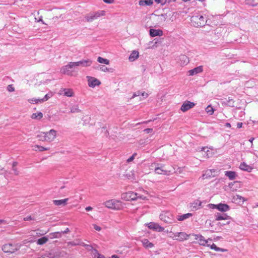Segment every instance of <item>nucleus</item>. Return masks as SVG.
<instances>
[{
  "mask_svg": "<svg viewBox=\"0 0 258 258\" xmlns=\"http://www.w3.org/2000/svg\"><path fill=\"white\" fill-rule=\"evenodd\" d=\"M57 132L51 129L48 132H40L37 135V139L41 141L52 142L56 138Z\"/></svg>",
  "mask_w": 258,
  "mask_h": 258,
  "instance_id": "obj_1",
  "label": "nucleus"
},
{
  "mask_svg": "<svg viewBox=\"0 0 258 258\" xmlns=\"http://www.w3.org/2000/svg\"><path fill=\"white\" fill-rule=\"evenodd\" d=\"M192 25L195 27H202L205 25L207 22V18L202 14L198 13L192 16L190 18Z\"/></svg>",
  "mask_w": 258,
  "mask_h": 258,
  "instance_id": "obj_2",
  "label": "nucleus"
},
{
  "mask_svg": "<svg viewBox=\"0 0 258 258\" xmlns=\"http://www.w3.org/2000/svg\"><path fill=\"white\" fill-rule=\"evenodd\" d=\"M104 205L108 209L114 210H120L124 207V204L119 200L111 199L106 201Z\"/></svg>",
  "mask_w": 258,
  "mask_h": 258,
  "instance_id": "obj_3",
  "label": "nucleus"
},
{
  "mask_svg": "<svg viewBox=\"0 0 258 258\" xmlns=\"http://www.w3.org/2000/svg\"><path fill=\"white\" fill-rule=\"evenodd\" d=\"M121 199L126 201H135L138 199L144 200L147 199L146 197L143 195H140L139 194L133 191H128L122 194L121 195Z\"/></svg>",
  "mask_w": 258,
  "mask_h": 258,
  "instance_id": "obj_4",
  "label": "nucleus"
},
{
  "mask_svg": "<svg viewBox=\"0 0 258 258\" xmlns=\"http://www.w3.org/2000/svg\"><path fill=\"white\" fill-rule=\"evenodd\" d=\"M166 232L170 234L169 236L170 238H172L174 240L178 241H183L187 240L190 235L184 232L173 233L172 231L169 232L168 230H167Z\"/></svg>",
  "mask_w": 258,
  "mask_h": 258,
  "instance_id": "obj_5",
  "label": "nucleus"
},
{
  "mask_svg": "<svg viewBox=\"0 0 258 258\" xmlns=\"http://www.w3.org/2000/svg\"><path fill=\"white\" fill-rule=\"evenodd\" d=\"M21 246L19 243H7L2 246V250L5 253H13L18 251Z\"/></svg>",
  "mask_w": 258,
  "mask_h": 258,
  "instance_id": "obj_6",
  "label": "nucleus"
},
{
  "mask_svg": "<svg viewBox=\"0 0 258 258\" xmlns=\"http://www.w3.org/2000/svg\"><path fill=\"white\" fill-rule=\"evenodd\" d=\"M76 68L75 62H70L68 64L61 68V73L68 76H73L74 70Z\"/></svg>",
  "mask_w": 258,
  "mask_h": 258,
  "instance_id": "obj_7",
  "label": "nucleus"
},
{
  "mask_svg": "<svg viewBox=\"0 0 258 258\" xmlns=\"http://www.w3.org/2000/svg\"><path fill=\"white\" fill-rule=\"evenodd\" d=\"M160 219L164 222L171 224L174 221L173 215L169 211H163L159 216Z\"/></svg>",
  "mask_w": 258,
  "mask_h": 258,
  "instance_id": "obj_8",
  "label": "nucleus"
},
{
  "mask_svg": "<svg viewBox=\"0 0 258 258\" xmlns=\"http://www.w3.org/2000/svg\"><path fill=\"white\" fill-rule=\"evenodd\" d=\"M105 15V12L103 10L98 11L95 12L91 13L85 17V20L88 22H91L98 18L104 16Z\"/></svg>",
  "mask_w": 258,
  "mask_h": 258,
  "instance_id": "obj_9",
  "label": "nucleus"
},
{
  "mask_svg": "<svg viewBox=\"0 0 258 258\" xmlns=\"http://www.w3.org/2000/svg\"><path fill=\"white\" fill-rule=\"evenodd\" d=\"M195 239L198 241V243L202 246H209L210 242L212 241L211 238L206 239L205 237L201 234H195Z\"/></svg>",
  "mask_w": 258,
  "mask_h": 258,
  "instance_id": "obj_10",
  "label": "nucleus"
},
{
  "mask_svg": "<svg viewBox=\"0 0 258 258\" xmlns=\"http://www.w3.org/2000/svg\"><path fill=\"white\" fill-rule=\"evenodd\" d=\"M146 225L150 229L157 232H163L165 229L163 227L160 226L158 223L155 222H150L146 224Z\"/></svg>",
  "mask_w": 258,
  "mask_h": 258,
  "instance_id": "obj_11",
  "label": "nucleus"
},
{
  "mask_svg": "<svg viewBox=\"0 0 258 258\" xmlns=\"http://www.w3.org/2000/svg\"><path fill=\"white\" fill-rule=\"evenodd\" d=\"M87 79L88 86L90 87L94 88L96 86H99L101 84L100 81L94 77L87 76Z\"/></svg>",
  "mask_w": 258,
  "mask_h": 258,
  "instance_id": "obj_12",
  "label": "nucleus"
},
{
  "mask_svg": "<svg viewBox=\"0 0 258 258\" xmlns=\"http://www.w3.org/2000/svg\"><path fill=\"white\" fill-rule=\"evenodd\" d=\"M76 67H88L92 65V60L90 59H82L80 61L75 62Z\"/></svg>",
  "mask_w": 258,
  "mask_h": 258,
  "instance_id": "obj_13",
  "label": "nucleus"
},
{
  "mask_svg": "<svg viewBox=\"0 0 258 258\" xmlns=\"http://www.w3.org/2000/svg\"><path fill=\"white\" fill-rule=\"evenodd\" d=\"M195 105V104L194 102H191L189 101H185L182 104L180 110L182 112H185L190 108H193Z\"/></svg>",
  "mask_w": 258,
  "mask_h": 258,
  "instance_id": "obj_14",
  "label": "nucleus"
},
{
  "mask_svg": "<svg viewBox=\"0 0 258 258\" xmlns=\"http://www.w3.org/2000/svg\"><path fill=\"white\" fill-rule=\"evenodd\" d=\"M221 104L223 106L233 107L234 106V101L232 98L229 97L228 98L222 99Z\"/></svg>",
  "mask_w": 258,
  "mask_h": 258,
  "instance_id": "obj_15",
  "label": "nucleus"
},
{
  "mask_svg": "<svg viewBox=\"0 0 258 258\" xmlns=\"http://www.w3.org/2000/svg\"><path fill=\"white\" fill-rule=\"evenodd\" d=\"M203 71V66H200L188 71L189 76H194L201 73Z\"/></svg>",
  "mask_w": 258,
  "mask_h": 258,
  "instance_id": "obj_16",
  "label": "nucleus"
},
{
  "mask_svg": "<svg viewBox=\"0 0 258 258\" xmlns=\"http://www.w3.org/2000/svg\"><path fill=\"white\" fill-rule=\"evenodd\" d=\"M189 60L185 55H180L179 56L178 63L180 66H184L188 63Z\"/></svg>",
  "mask_w": 258,
  "mask_h": 258,
  "instance_id": "obj_17",
  "label": "nucleus"
},
{
  "mask_svg": "<svg viewBox=\"0 0 258 258\" xmlns=\"http://www.w3.org/2000/svg\"><path fill=\"white\" fill-rule=\"evenodd\" d=\"M215 172V169H208L206 170L202 174V178L203 179H207L214 176L213 173Z\"/></svg>",
  "mask_w": 258,
  "mask_h": 258,
  "instance_id": "obj_18",
  "label": "nucleus"
},
{
  "mask_svg": "<svg viewBox=\"0 0 258 258\" xmlns=\"http://www.w3.org/2000/svg\"><path fill=\"white\" fill-rule=\"evenodd\" d=\"M69 198H66L61 200H54L53 201V203L54 205L57 206H64L67 205Z\"/></svg>",
  "mask_w": 258,
  "mask_h": 258,
  "instance_id": "obj_19",
  "label": "nucleus"
},
{
  "mask_svg": "<svg viewBox=\"0 0 258 258\" xmlns=\"http://www.w3.org/2000/svg\"><path fill=\"white\" fill-rule=\"evenodd\" d=\"M150 35L152 37L161 36L163 35V31L160 29H150Z\"/></svg>",
  "mask_w": 258,
  "mask_h": 258,
  "instance_id": "obj_20",
  "label": "nucleus"
},
{
  "mask_svg": "<svg viewBox=\"0 0 258 258\" xmlns=\"http://www.w3.org/2000/svg\"><path fill=\"white\" fill-rule=\"evenodd\" d=\"M239 168L243 171L251 172L253 168L249 165L247 164L245 162H243L240 163Z\"/></svg>",
  "mask_w": 258,
  "mask_h": 258,
  "instance_id": "obj_21",
  "label": "nucleus"
},
{
  "mask_svg": "<svg viewBox=\"0 0 258 258\" xmlns=\"http://www.w3.org/2000/svg\"><path fill=\"white\" fill-rule=\"evenodd\" d=\"M202 202L199 200H196L191 203L190 207L195 210L200 209L202 207Z\"/></svg>",
  "mask_w": 258,
  "mask_h": 258,
  "instance_id": "obj_22",
  "label": "nucleus"
},
{
  "mask_svg": "<svg viewBox=\"0 0 258 258\" xmlns=\"http://www.w3.org/2000/svg\"><path fill=\"white\" fill-rule=\"evenodd\" d=\"M61 91L63 92V95L65 96L71 97L73 96L74 95V92L73 89L70 88L62 89Z\"/></svg>",
  "mask_w": 258,
  "mask_h": 258,
  "instance_id": "obj_23",
  "label": "nucleus"
},
{
  "mask_svg": "<svg viewBox=\"0 0 258 258\" xmlns=\"http://www.w3.org/2000/svg\"><path fill=\"white\" fill-rule=\"evenodd\" d=\"M225 175L227 176L229 179L232 180L236 178L237 174L235 171H226L225 172Z\"/></svg>",
  "mask_w": 258,
  "mask_h": 258,
  "instance_id": "obj_24",
  "label": "nucleus"
},
{
  "mask_svg": "<svg viewBox=\"0 0 258 258\" xmlns=\"http://www.w3.org/2000/svg\"><path fill=\"white\" fill-rule=\"evenodd\" d=\"M229 209L230 207L227 204L222 203H220L218 204L217 210H218L219 211L226 212L229 211Z\"/></svg>",
  "mask_w": 258,
  "mask_h": 258,
  "instance_id": "obj_25",
  "label": "nucleus"
},
{
  "mask_svg": "<svg viewBox=\"0 0 258 258\" xmlns=\"http://www.w3.org/2000/svg\"><path fill=\"white\" fill-rule=\"evenodd\" d=\"M141 242L144 247L146 248H151L154 246V244L150 242L147 239H143Z\"/></svg>",
  "mask_w": 258,
  "mask_h": 258,
  "instance_id": "obj_26",
  "label": "nucleus"
},
{
  "mask_svg": "<svg viewBox=\"0 0 258 258\" xmlns=\"http://www.w3.org/2000/svg\"><path fill=\"white\" fill-rule=\"evenodd\" d=\"M139 52L136 50H134L131 52L128 59L130 61H134L136 60L139 57Z\"/></svg>",
  "mask_w": 258,
  "mask_h": 258,
  "instance_id": "obj_27",
  "label": "nucleus"
},
{
  "mask_svg": "<svg viewBox=\"0 0 258 258\" xmlns=\"http://www.w3.org/2000/svg\"><path fill=\"white\" fill-rule=\"evenodd\" d=\"M62 236V232H52L49 234L48 235V238L54 239V238H60Z\"/></svg>",
  "mask_w": 258,
  "mask_h": 258,
  "instance_id": "obj_28",
  "label": "nucleus"
},
{
  "mask_svg": "<svg viewBox=\"0 0 258 258\" xmlns=\"http://www.w3.org/2000/svg\"><path fill=\"white\" fill-rule=\"evenodd\" d=\"M43 113L41 112L33 113L31 115V118L33 119L40 120L43 117Z\"/></svg>",
  "mask_w": 258,
  "mask_h": 258,
  "instance_id": "obj_29",
  "label": "nucleus"
},
{
  "mask_svg": "<svg viewBox=\"0 0 258 258\" xmlns=\"http://www.w3.org/2000/svg\"><path fill=\"white\" fill-rule=\"evenodd\" d=\"M192 214L191 213H186L182 215H179L177 217V219L179 221H183L191 217Z\"/></svg>",
  "mask_w": 258,
  "mask_h": 258,
  "instance_id": "obj_30",
  "label": "nucleus"
},
{
  "mask_svg": "<svg viewBox=\"0 0 258 258\" xmlns=\"http://www.w3.org/2000/svg\"><path fill=\"white\" fill-rule=\"evenodd\" d=\"M155 172L158 174H168V171L163 169V166H161L160 167H156L155 169Z\"/></svg>",
  "mask_w": 258,
  "mask_h": 258,
  "instance_id": "obj_31",
  "label": "nucleus"
},
{
  "mask_svg": "<svg viewBox=\"0 0 258 258\" xmlns=\"http://www.w3.org/2000/svg\"><path fill=\"white\" fill-rule=\"evenodd\" d=\"M209 243H210V245L209 247H210L211 249H214L216 251L224 252V251H227V249H224V248H222L217 247L216 245V244H215L214 243L211 244V242H210Z\"/></svg>",
  "mask_w": 258,
  "mask_h": 258,
  "instance_id": "obj_32",
  "label": "nucleus"
},
{
  "mask_svg": "<svg viewBox=\"0 0 258 258\" xmlns=\"http://www.w3.org/2000/svg\"><path fill=\"white\" fill-rule=\"evenodd\" d=\"M48 241V237L47 236H44L41 238H39L37 241L36 243L38 245H43L45 243H46Z\"/></svg>",
  "mask_w": 258,
  "mask_h": 258,
  "instance_id": "obj_33",
  "label": "nucleus"
},
{
  "mask_svg": "<svg viewBox=\"0 0 258 258\" xmlns=\"http://www.w3.org/2000/svg\"><path fill=\"white\" fill-rule=\"evenodd\" d=\"M140 6H150L153 4L152 0H140L139 2Z\"/></svg>",
  "mask_w": 258,
  "mask_h": 258,
  "instance_id": "obj_34",
  "label": "nucleus"
},
{
  "mask_svg": "<svg viewBox=\"0 0 258 258\" xmlns=\"http://www.w3.org/2000/svg\"><path fill=\"white\" fill-rule=\"evenodd\" d=\"M230 216L226 215V214H223V215H217L216 217V220H228L230 219Z\"/></svg>",
  "mask_w": 258,
  "mask_h": 258,
  "instance_id": "obj_35",
  "label": "nucleus"
},
{
  "mask_svg": "<svg viewBox=\"0 0 258 258\" xmlns=\"http://www.w3.org/2000/svg\"><path fill=\"white\" fill-rule=\"evenodd\" d=\"M53 96V93L52 92H49L48 93L46 94L44 97L41 99V103L47 101L49 98H51Z\"/></svg>",
  "mask_w": 258,
  "mask_h": 258,
  "instance_id": "obj_36",
  "label": "nucleus"
},
{
  "mask_svg": "<svg viewBox=\"0 0 258 258\" xmlns=\"http://www.w3.org/2000/svg\"><path fill=\"white\" fill-rule=\"evenodd\" d=\"M18 165V163L17 162H13L12 163V170L14 172V173L16 175H18L19 174V171L17 168V166Z\"/></svg>",
  "mask_w": 258,
  "mask_h": 258,
  "instance_id": "obj_37",
  "label": "nucleus"
},
{
  "mask_svg": "<svg viewBox=\"0 0 258 258\" xmlns=\"http://www.w3.org/2000/svg\"><path fill=\"white\" fill-rule=\"evenodd\" d=\"M97 61L98 62L100 63H104L105 64H109V60L106 58H104L101 56H99L97 58Z\"/></svg>",
  "mask_w": 258,
  "mask_h": 258,
  "instance_id": "obj_38",
  "label": "nucleus"
},
{
  "mask_svg": "<svg viewBox=\"0 0 258 258\" xmlns=\"http://www.w3.org/2000/svg\"><path fill=\"white\" fill-rule=\"evenodd\" d=\"M233 200L235 201L239 200L240 201H241L242 203H244L246 201H247V199L239 195H236L233 196Z\"/></svg>",
  "mask_w": 258,
  "mask_h": 258,
  "instance_id": "obj_39",
  "label": "nucleus"
},
{
  "mask_svg": "<svg viewBox=\"0 0 258 258\" xmlns=\"http://www.w3.org/2000/svg\"><path fill=\"white\" fill-rule=\"evenodd\" d=\"M214 109L213 107L209 105L206 108V111L209 115H212L214 112Z\"/></svg>",
  "mask_w": 258,
  "mask_h": 258,
  "instance_id": "obj_40",
  "label": "nucleus"
},
{
  "mask_svg": "<svg viewBox=\"0 0 258 258\" xmlns=\"http://www.w3.org/2000/svg\"><path fill=\"white\" fill-rule=\"evenodd\" d=\"M28 102L31 104H38L41 103V99H37L35 98L28 99Z\"/></svg>",
  "mask_w": 258,
  "mask_h": 258,
  "instance_id": "obj_41",
  "label": "nucleus"
},
{
  "mask_svg": "<svg viewBox=\"0 0 258 258\" xmlns=\"http://www.w3.org/2000/svg\"><path fill=\"white\" fill-rule=\"evenodd\" d=\"M70 112L72 113H78L80 112L81 110L79 109L78 106L76 105L71 108Z\"/></svg>",
  "mask_w": 258,
  "mask_h": 258,
  "instance_id": "obj_42",
  "label": "nucleus"
},
{
  "mask_svg": "<svg viewBox=\"0 0 258 258\" xmlns=\"http://www.w3.org/2000/svg\"><path fill=\"white\" fill-rule=\"evenodd\" d=\"M43 234H44V233H41L39 231L37 230V231H33V232L32 233L31 235L33 236L39 237V236H41L43 235Z\"/></svg>",
  "mask_w": 258,
  "mask_h": 258,
  "instance_id": "obj_43",
  "label": "nucleus"
},
{
  "mask_svg": "<svg viewBox=\"0 0 258 258\" xmlns=\"http://www.w3.org/2000/svg\"><path fill=\"white\" fill-rule=\"evenodd\" d=\"M239 184V182L238 181H234L233 182H231L229 184V187L231 189V190L232 191H234V190H236L237 189L236 188H234L233 187V186H234V184Z\"/></svg>",
  "mask_w": 258,
  "mask_h": 258,
  "instance_id": "obj_44",
  "label": "nucleus"
},
{
  "mask_svg": "<svg viewBox=\"0 0 258 258\" xmlns=\"http://www.w3.org/2000/svg\"><path fill=\"white\" fill-rule=\"evenodd\" d=\"M36 147L38 148V150L40 151H47L49 150L48 148H45L43 146H37Z\"/></svg>",
  "mask_w": 258,
  "mask_h": 258,
  "instance_id": "obj_45",
  "label": "nucleus"
},
{
  "mask_svg": "<svg viewBox=\"0 0 258 258\" xmlns=\"http://www.w3.org/2000/svg\"><path fill=\"white\" fill-rule=\"evenodd\" d=\"M7 90L9 92H14L15 91V89L12 85H8V86L7 87Z\"/></svg>",
  "mask_w": 258,
  "mask_h": 258,
  "instance_id": "obj_46",
  "label": "nucleus"
},
{
  "mask_svg": "<svg viewBox=\"0 0 258 258\" xmlns=\"http://www.w3.org/2000/svg\"><path fill=\"white\" fill-rule=\"evenodd\" d=\"M100 70L104 72L109 71V69L106 67H105L104 66H100Z\"/></svg>",
  "mask_w": 258,
  "mask_h": 258,
  "instance_id": "obj_47",
  "label": "nucleus"
},
{
  "mask_svg": "<svg viewBox=\"0 0 258 258\" xmlns=\"http://www.w3.org/2000/svg\"><path fill=\"white\" fill-rule=\"evenodd\" d=\"M136 155V154L135 153L131 157L128 158L126 160L127 162L129 163V162L132 161L135 159Z\"/></svg>",
  "mask_w": 258,
  "mask_h": 258,
  "instance_id": "obj_48",
  "label": "nucleus"
},
{
  "mask_svg": "<svg viewBox=\"0 0 258 258\" xmlns=\"http://www.w3.org/2000/svg\"><path fill=\"white\" fill-rule=\"evenodd\" d=\"M92 226H93L94 228L96 231H101V228L100 226H99L97 225H96V224H93L92 225Z\"/></svg>",
  "mask_w": 258,
  "mask_h": 258,
  "instance_id": "obj_49",
  "label": "nucleus"
},
{
  "mask_svg": "<svg viewBox=\"0 0 258 258\" xmlns=\"http://www.w3.org/2000/svg\"><path fill=\"white\" fill-rule=\"evenodd\" d=\"M208 207L210 208H211V209H217L218 208V204L217 205H215V204H209L208 205Z\"/></svg>",
  "mask_w": 258,
  "mask_h": 258,
  "instance_id": "obj_50",
  "label": "nucleus"
},
{
  "mask_svg": "<svg viewBox=\"0 0 258 258\" xmlns=\"http://www.w3.org/2000/svg\"><path fill=\"white\" fill-rule=\"evenodd\" d=\"M141 92H140V91H137V92H135V93L133 94V96H132V98H135V97H136L140 96L141 95Z\"/></svg>",
  "mask_w": 258,
  "mask_h": 258,
  "instance_id": "obj_51",
  "label": "nucleus"
},
{
  "mask_svg": "<svg viewBox=\"0 0 258 258\" xmlns=\"http://www.w3.org/2000/svg\"><path fill=\"white\" fill-rule=\"evenodd\" d=\"M103 1L106 4H111L114 3L115 0H103Z\"/></svg>",
  "mask_w": 258,
  "mask_h": 258,
  "instance_id": "obj_52",
  "label": "nucleus"
},
{
  "mask_svg": "<svg viewBox=\"0 0 258 258\" xmlns=\"http://www.w3.org/2000/svg\"><path fill=\"white\" fill-rule=\"evenodd\" d=\"M155 1L158 4L164 5L165 4L166 0H155Z\"/></svg>",
  "mask_w": 258,
  "mask_h": 258,
  "instance_id": "obj_53",
  "label": "nucleus"
},
{
  "mask_svg": "<svg viewBox=\"0 0 258 258\" xmlns=\"http://www.w3.org/2000/svg\"><path fill=\"white\" fill-rule=\"evenodd\" d=\"M141 95H142L144 98H146L148 96V94L146 93L145 92H141Z\"/></svg>",
  "mask_w": 258,
  "mask_h": 258,
  "instance_id": "obj_54",
  "label": "nucleus"
},
{
  "mask_svg": "<svg viewBox=\"0 0 258 258\" xmlns=\"http://www.w3.org/2000/svg\"><path fill=\"white\" fill-rule=\"evenodd\" d=\"M96 256V258H105V257L103 254H101L98 252L97 253Z\"/></svg>",
  "mask_w": 258,
  "mask_h": 258,
  "instance_id": "obj_55",
  "label": "nucleus"
},
{
  "mask_svg": "<svg viewBox=\"0 0 258 258\" xmlns=\"http://www.w3.org/2000/svg\"><path fill=\"white\" fill-rule=\"evenodd\" d=\"M32 219H33V218L30 216H27V217H25L24 218V221H29V220H31Z\"/></svg>",
  "mask_w": 258,
  "mask_h": 258,
  "instance_id": "obj_56",
  "label": "nucleus"
},
{
  "mask_svg": "<svg viewBox=\"0 0 258 258\" xmlns=\"http://www.w3.org/2000/svg\"><path fill=\"white\" fill-rule=\"evenodd\" d=\"M153 130L152 128H146L145 130H144V132H146V133H150L152 132Z\"/></svg>",
  "mask_w": 258,
  "mask_h": 258,
  "instance_id": "obj_57",
  "label": "nucleus"
},
{
  "mask_svg": "<svg viewBox=\"0 0 258 258\" xmlns=\"http://www.w3.org/2000/svg\"><path fill=\"white\" fill-rule=\"evenodd\" d=\"M243 123L242 122H239L237 123V127L238 128H240L242 127Z\"/></svg>",
  "mask_w": 258,
  "mask_h": 258,
  "instance_id": "obj_58",
  "label": "nucleus"
},
{
  "mask_svg": "<svg viewBox=\"0 0 258 258\" xmlns=\"http://www.w3.org/2000/svg\"><path fill=\"white\" fill-rule=\"evenodd\" d=\"M70 231V229L68 228H67L63 231H61L62 234L67 233Z\"/></svg>",
  "mask_w": 258,
  "mask_h": 258,
  "instance_id": "obj_59",
  "label": "nucleus"
},
{
  "mask_svg": "<svg viewBox=\"0 0 258 258\" xmlns=\"http://www.w3.org/2000/svg\"><path fill=\"white\" fill-rule=\"evenodd\" d=\"M93 209V208L90 207V206H88V207H87L85 208V210L87 211H91Z\"/></svg>",
  "mask_w": 258,
  "mask_h": 258,
  "instance_id": "obj_60",
  "label": "nucleus"
},
{
  "mask_svg": "<svg viewBox=\"0 0 258 258\" xmlns=\"http://www.w3.org/2000/svg\"><path fill=\"white\" fill-rule=\"evenodd\" d=\"M225 126L227 127L230 128L231 127V124L229 122H227L225 123Z\"/></svg>",
  "mask_w": 258,
  "mask_h": 258,
  "instance_id": "obj_61",
  "label": "nucleus"
},
{
  "mask_svg": "<svg viewBox=\"0 0 258 258\" xmlns=\"http://www.w3.org/2000/svg\"><path fill=\"white\" fill-rule=\"evenodd\" d=\"M109 258H120V257L116 254H113V255H111L110 257H109Z\"/></svg>",
  "mask_w": 258,
  "mask_h": 258,
  "instance_id": "obj_62",
  "label": "nucleus"
},
{
  "mask_svg": "<svg viewBox=\"0 0 258 258\" xmlns=\"http://www.w3.org/2000/svg\"><path fill=\"white\" fill-rule=\"evenodd\" d=\"M254 140V138H251L249 140V141L251 143H252V142Z\"/></svg>",
  "mask_w": 258,
  "mask_h": 258,
  "instance_id": "obj_63",
  "label": "nucleus"
},
{
  "mask_svg": "<svg viewBox=\"0 0 258 258\" xmlns=\"http://www.w3.org/2000/svg\"><path fill=\"white\" fill-rule=\"evenodd\" d=\"M38 22H41L43 24H45L43 22V20L42 19H40L38 21Z\"/></svg>",
  "mask_w": 258,
  "mask_h": 258,
  "instance_id": "obj_64",
  "label": "nucleus"
}]
</instances>
